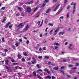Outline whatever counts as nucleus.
I'll return each instance as SVG.
<instances>
[{"instance_id": "obj_1", "label": "nucleus", "mask_w": 79, "mask_h": 79, "mask_svg": "<svg viewBox=\"0 0 79 79\" xmlns=\"http://www.w3.org/2000/svg\"><path fill=\"white\" fill-rule=\"evenodd\" d=\"M31 7L27 6V10H26V12H27L29 13L31 11Z\"/></svg>"}, {"instance_id": "obj_2", "label": "nucleus", "mask_w": 79, "mask_h": 79, "mask_svg": "<svg viewBox=\"0 0 79 79\" xmlns=\"http://www.w3.org/2000/svg\"><path fill=\"white\" fill-rule=\"evenodd\" d=\"M32 60H34L32 61V64H35V63H37L36 60L34 57H32Z\"/></svg>"}, {"instance_id": "obj_3", "label": "nucleus", "mask_w": 79, "mask_h": 79, "mask_svg": "<svg viewBox=\"0 0 79 79\" xmlns=\"http://www.w3.org/2000/svg\"><path fill=\"white\" fill-rule=\"evenodd\" d=\"M76 5V3H75L74 4H73V14H74V12H75Z\"/></svg>"}, {"instance_id": "obj_4", "label": "nucleus", "mask_w": 79, "mask_h": 79, "mask_svg": "<svg viewBox=\"0 0 79 79\" xmlns=\"http://www.w3.org/2000/svg\"><path fill=\"white\" fill-rule=\"evenodd\" d=\"M60 6V4H58V5H57V6H56V8H55L54 9V10H53V11H55L57 9H58V7H59Z\"/></svg>"}, {"instance_id": "obj_5", "label": "nucleus", "mask_w": 79, "mask_h": 79, "mask_svg": "<svg viewBox=\"0 0 79 79\" xmlns=\"http://www.w3.org/2000/svg\"><path fill=\"white\" fill-rule=\"evenodd\" d=\"M59 30L58 29L56 30H55V32L53 34V35L55 36L57 34V32Z\"/></svg>"}, {"instance_id": "obj_6", "label": "nucleus", "mask_w": 79, "mask_h": 79, "mask_svg": "<svg viewBox=\"0 0 79 79\" xmlns=\"http://www.w3.org/2000/svg\"><path fill=\"white\" fill-rule=\"evenodd\" d=\"M24 27V25L23 24V23H20V24L18 25V27Z\"/></svg>"}, {"instance_id": "obj_7", "label": "nucleus", "mask_w": 79, "mask_h": 79, "mask_svg": "<svg viewBox=\"0 0 79 79\" xmlns=\"http://www.w3.org/2000/svg\"><path fill=\"white\" fill-rule=\"evenodd\" d=\"M10 23V22H9L8 23H7V24H6V26H5V28H8Z\"/></svg>"}, {"instance_id": "obj_8", "label": "nucleus", "mask_w": 79, "mask_h": 79, "mask_svg": "<svg viewBox=\"0 0 79 79\" xmlns=\"http://www.w3.org/2000/svg\"><path fill=\"white\" fill-rule=\"evenodd\" d=\"M36 16L35 17V18H37L39 17L40 15V12H37V13L36 14Z\"/></svg>"}, {"instance_id": "obj_9", "label": "nucleus", "mask_w": 79, "mask_h": 79, "mask_svg": "<svg viewBox=\"0 0 79 79\" xmlns=\"http://www.w3.org/2000/svg\"><path fill=\"white\" fill-rule=\"evenodd\" d=\"M29 27L28 24H27V26H26L24 30L26 31L27 29L28 28H29Z\"/></svg>"}, {"instance_id": "obj_10", "label": "nucleus", "mask_w": 79, "mask_h": 79, "mask_svg": "<svg viewBox=\"0 0 79 79\" xmlns=\"http://www.w3.org/2000/svg\"><path fill=\"white\" fill-rule=\"evenodd\" d=\"M33 74L34 75V76H35V77H37V74L36 73V72L35 71H34V72H33Z\"/></svg>"}, {"instance_id": "obj_11", "label": "nucleus", "mask_w": 79, "mask_h": 79, "mask_svg": "<svg viewBox=\"0 0 79 79\" xmlns=\"http://www.w3.org/2000/svg\"><path fill=\"white\" fill-rule=\"evenodd\" d=\"M45 79H51V77L49 75H48L46 77H45Z\"/></svg>"}, {"instance_id": "obj_12", "label": "nucleus", "mask_w": 79, "mask_h": 79, "mask_svg": "<svg viewBox=\"0 0 79 79\" xmlns=\"http://www.w3.org/2000/svg\"><path fill=\"white\" fill-rule=\"evenodd\" d=\"M39 7L38 6H37L36 7V8H35V9L34 10V12H35V11H37V10H38V9H39Z\"/></svg>"}, {"instance_id": "obj_13", "label": "nucleus", "mask_w": 79, "mask_h": 79, "mask_svg": "<svg viewBox=\"0 0 79 79\" xmlns=\"http://www.w3.org/2000/svg\"><path fill=\"white\" fill-rule=\"evenodd\" d=\"M51 11V9L49 8L47 10L46 12L47 13H48L49 11Z\"/></svg>"}, {"instance_id": "obj_14", "label": "nucleus", "mask_w": 79, "mask_h": 79, "mask_svg": "<svg viewBox=\"0 0 79 79\" xmlns=\"http://www.w3.org/2000/svg\"><path fill=\"white\" fill-rule=\"evenodd\" d=\"M70 46H69V48L70 49V50H72V48H71V47L73 45V44H69Z\"/></svg>"}, {"instance_id": "obj_15", "label": "nucleus", "mask_w": 79, "mask_h": 79, "mask_svg": "<svg viewBox=\"0 0 79 79\" xmlns=\"http://www.w3.org/2000/svg\"><path fill=\"white\" fill-rule=\"evenodd\" d=\"M64 32H60L59 33H58V35H64Z\"/></svg>"}, {"instance_id": "obj_16", "label": "nucleus", "mask_w": 79, "mask_h": 79, "mask_svg": "<svg viewBox=\"0 0 79 79\" xmlns=\"http://www.w3.org/2000/svg\"><path fill=\"white\" fill-rule=\"evenodd\" d=\"M69 16H70V13H68L66 15V18H69Z\"/></svg>"}, {"instance_id": "obj_17", "label": "nucleus", "mask_w": 79, "mask_h": 79, "mask_svg": "<svg viewBox=\"0 0 79 79\" xmlns=\"http://www.w3.org/2000/svg\"><path fill=\"white\" fill-rule=\"evenodd\" d=\"M44 71H45V72H47V73H48V74H50V72L48 71L46 69H44Z\"/></svg>"}, {"instance_id": "obj_18", "label": "nucleus", "mask_w": 79, "mask_h": 79, "mask_svg": "<svg viewBox=\"0 0 79 79\" xmlns=\"http://www.w3.org/2000/svg\"><path fill=\"white\" fill-rule=\"evenodd\" d=\"M8 61H9L8 60H5V64H6L7 65H8Z\"/></svg>"}, {"instance_id": "obj_19", "label": "nucleus", "mask_w": 79, "mask_h": 79, "mask_svg": "<svg viewBox=\"0 0 79 79\" xmlns=\"http://www.w3.org/2000/svg\"><path fill=\"white\" fill-rule=\"evenodd\" d=\"M6 20V18H4L3 19L2 21V23H4V22Z\"/></svg>"}, {"instance_id": "obj_20", "label": "nucleus", "mask_w": 79, "mask_h": 79, "mask_svg": "<svg viewBox=\"0 0 79 79\" xmlns=\"http://www.w3.org/2000/svg\"><path fill=\"white\" fill-rule=\"evenodd\" d=\"M45 5H46V4H43V5L42 6H41L40 8H41L42 7H44L45 6Z\"/></svg>"}, {"instance_id": "obj_21", "label": "nucleus", "mask_w": 79, "mask_h": 79, "mask_svg": "<svg viewBox=\"0 0 79 79\" xmlns=\"http://www.w3.org/2000/svg\"><path fill=\"white\" fill-rule=\"evenodd\" d=\"M11 61L13 62H15V61L14 60L13 58H12V59L11 60Z\"/></svg>"}, {"instance_id": "obj_22", "label": "nucleus", "mask_w": 79, "mask_h": 79, "mask_svg": "<svg viewBox=\"0 0 79 79\" xmlns=\"http://www.w3.org/2000/svg\"><path fill=\"white\" fill-rule=\"evenodd\" d=\"M48 25H49L50 26H52L53 25V23H49L48 24Z\"/></svg>"}, {"instance_id": "obj_23", "label": "nucleus", "mask_w": 79, "mask_h": 79, "mask_svg": "<svg viewBox=\"0 0 79 79\" xmlns=\"http://www.w3.org/2000/svg\"><path fill=\"white\" fill-rule=\"evenodd\" d=\"M38 78L39 79H42V77H41L39 75H38Z\"/></svg>"}, {"instance_id": "obj_24", "label": "nucleus", "mask_w": 79, "mask_h": 79, "mask_svg": "<svg viewBox=\"0 0 79 79\" xmlns=\"http://www.w3.org/2000/svg\"><path fill=\"white\" fill-rule=\"evenodd\" d=\"M33 2L32 1H30V2H28V4L29 5H30V4H32L33 3Z\"/></svg>"}, {"instance_id": "obj_25", "label": "nucleus", "mask_w": 79, "mask_h": 79, "mask_svg": "<svg viewBox=\"0 0 79 79\" xmlns=\"http://www.w3.org/2000/svg\"><path fill=\"white\" fill-rule=\"evenodd\" d=\"M18 64H18L15 62H14V63H13V65H17Z\"/></svg>"}, {"instance_id": "obj_26", "label": "nucleus", "mask_w": 79, "mask_h": 79, "mask_svg": "<svg viewBox=\"0 0 79 79\" xmlns=\"http://www.w3.org/2000/svg\"><path fill=\"white\" fill-rule=\"evenodd\" d=\"M42 70L41 69H39V70H37V72H42Z\"/></svg>"}, {"instance_id": "obj_27", "label": "nucleus", "mask_w": 79, "mask_h": 79, "mask_svg": "<svg viewBox=\"0 0 79 79\" xmlns=\"http://www.w3.org/2000/svg\"><path fill=\"white\" fill-rule=\"evenodd\" d=\"M49 2V0H45V1H44V2L46 3H48Z\"/></svg>"}, {"instance_id": "obj_28", "label": "nucleus", "mask_w": 79, "mask_h": 79, "mask_svg": "<svg viewBox=\"0 0 79 79\" xmlns=\"http://www.w3.org/2000/svg\"><path fill=\"white\" fill-rule=\"evenodd\" d=\"M56 45V46H59V44H58V43H54Z\"/></svg>"}, {"instance_id": "obj_29", "label": "nucleus", "mask_w": 79, "mask_h": 79, "mask_svg": "<svg viewBox=\"0 0 79 79\" xmlns=\"http://www.w3.org/2000/svg\"><path fill=\"white\" fill-rule=\"evenodd\" d=\"M45 58L46 59H49V58H50L49 57H48L46 56H45Z\"/></svg>"}, {"instance_id": "obj_30", "label": "nucleus", "mask_w": 79, "mask_h": 79, "mask_svg": "<svg viewBox=\"0 0 79 79\" xmlns=\"http://www.w3.org/2000/svg\"><path fill=\"white\" fill-rule=\"evenodd\" d=\"M58 67H55L53 69H55V70H58Z\"/></svg>"}, {"instance_id": "obj_31", "label": "nucleus", "mask_w": 79, "mask_h": 79, "mask_svg": "<svg viewBox=\"0 0 79 79\" xmlns=\"http://www.w3.org/2000/svg\"><path fill=\"white\" fill-rule=\"evenodd\" d=\"M4 67H5L7 69H9V68L7 66H6V65H5L4 66Z\"/></svg>"}, {"instance_id": "obj_32", "label": "nucleus", "mask_w": 79, "mask_h": 79, "mask_svg": "<svg viewBox=\"0 0 79 79\" xmlns=\"http://www.w3.org/2000/svg\"><path fill=\"white\" fill-rule=\"evenodd\" d=\"M38 58L40 59H43V56H39V57H38Z\"/></svg>"}, {"instance_id": "obj_33", "label": "nucleus", "mask_w": 79, "mask_h": 79, "mask_svg": "<svg viewBox=\"0 0 79 79\" xmlns=\"http://www.w3.org/2000/svg\"><path fill=\"white\" fill-rule=\"evenodd\" d=\"M36 66L39 69H40V67L39 66V64H37V65H36Z\"/></svg>"}, {"instance_id": "obj_34", "label": "nucleus", "mask_w": 79, "mask_h": 79, "mask_svg": "<svg viewBox=\"0 0 79 79\" xmlns=\"http://www.w3.org/2000/svg\"><path fill=\"white\" fill-rule=\"evenodd\" d=\"M48 22V19H46L45 20V23H46Z\"/></svg>"}, {"instance_id": "obj_35", "label": "nucleus", "mask_w": 79, "mask_h": 79, "mask_svg": "<svg viewBox=\"0 0 79 79\" xmlns=\"http://www.w3.org/2000/svg\"><path fill=\"white\" fill-rule=\"evenodd\" d=\"M60 71L63 74H64V71L63 70H60Z\"/></svg>"}, {"instance_id": "obj_36", "label": "nucleus", "mask_w": 79, "mask_h": 79, "mask_svg": "<svg viewBox=\"0 0 79 79\" xmlns=\"http://www.w3.org/2000/svg\"><path fill=\"white\" fill-rule=\"evenodd\" d=\"M22 61H23V62H24L25 61V59L24 58H23L22 59Z\"/></svg>"}, {"instance_id": "obj_37", "label": "nucleus", "mask_w": 79, "mask_h": 79, "mask_svg": "<svg viewBox=\"0 0 79 79\" xmlns=\"http://www.w3.org/2000/svg\"><path fill=\"white\" fill-rule=\"evenodd\" d=\"M53 31V30H51V31H50V35H52V32Z\"/></svg>"}, {"instance_id": "obj_38", "label": "nucleus", "mask_w": 79, "mask_h": 79, "mask_svg": "<svg viewBox=\"0 0 79 79\" xmlns=\"http://www.w3.org/2000/svg\"><path fill=\"white\" fill-rule=\"evenodd\" d=\"M24 55L26 56H27V54L26 52H25L24 53Z\"/></svg>"}, {"instance_id": "obj_39", "label": "nucleus", "mask_w": 79, "mask_h": 79, "mask_svg": "<svg viewBox=\"0 0 79 79\" xmlns=\"http://www.w3.org/2000/svg\"><path fill=\"white\" fill-rule=\"evenodd\" d=\"M56 77L53 76H52V79H55Z\"/></svg>"}, {"instance_id": "obj_40", "label": "nucleus", "mask_w": 79, "mask_h": 79, "mask_svg": "<svg viewBox=\"0 0 79 79\" xmlns=\"http://www.w3.org/2000/svg\"><path fill=\"white\" fill-rule=\"evenodd\" d=\"M45 48H46V47H44L43 48V50H46V49H45Z\"/></svg>"}, {"instance_id": "obj_41", "label": "nucleus", "mask_w": 79, "mask_h": 79, "mask_svg": "<svg viewBox=\"0 0 79 79\" xmlns=\"http://www.w3.org/2000/svg\"><path fill=\"white\" fill-rule=\"evenodd\" d=\"M2 41L3 42H5V40L4 38H2Z\"/></svg>"}, {"instance_id": "obj_42", "label": "nucleus", "mask_w": 79, "mask_h": 79, "mask_svg": "<svg viewBox=\"0 0 79 79\" xmlns=\"http://www.w3.org/2000/svg\"><path fill=\"white\" fill-rule=\"evenodd\" d=\"M70 6L69 5L68 6H67V9H69V8H70Z\"/></svg>"}, {"instance_id": "obj_43", "label": "nucleus", "mask_w": 79, "mask_h": 79, "mask_svg": "<svg viewBox=\"0 0 79 79\" xmlns=\"http://www.w3.org/2000/svg\"><path fill=\"white\" fill-rule=\"evenodd\" d=\"M61 19H63V17L61 16V17H60L59 20H60Z\"/></svg>"}, {"instance_id": "obj_44", "label": "nucleus", "mask_w": 79, "mask_h": 79, "mask_svg": "<svg viewBox=\"0 0 79 79\" xmlns=\"http://www.w3.org/2000/svg\"><path fill=\"white\" fill-rule=\"evenodd\" d=\"M18 57L19 58L21 59V57L19 55H18Z\"/></svg>"}, {"instance_id": "obj_45", "label": "nucleus", "mask_w": 79, "mask_h": 79, "mask_svg": "<svg viewBox=\"0 0 79 79\" xmlns=\"http://www.w3.org/2000/svg\"><path fill=\"white\" fill-rule=\"evenodd\" d=\"M57 0H53V2L54 3L56 2Z\"/></svg>"}, {"instance_id": "obj_46", "label": "nucleus", "mask_w": 79, "mask_h": 79, "mask_svg": "<svg viewBox=\"0 0 79 79\" xmlns=\"http://www.w3.org/2000/svg\"><path fill=\"white\" fill-rule=\"evenodd\" d=\"M64 69V66H62L60 67V69Z\"/></svg>"}, {"instance_id": "obj_47", "label": "nucleus", "mask_w": 79, "mask_h": 79, "mask_svg": "<svg viewBox=\"0 0 79 79\" xmlns=\"http://www.w3.org/2000/svg\"><path fill=\"white\" fill-rule=\"evenodd\" d=\"M73 65L71 64V65H69V67H73Z\"/></svg>"}, {"instance_id": "obj_48", "label": "nucleus", "mask_w": 79, "mask_h": 79, "mask_svg": "<svg viewBox=\"0 0 79 79\" xmlns=\"http://www.w3.org/2000/svg\"><path fill=\"white\" fill-rule=\"evenodd\" d=\"M6 8L5 7H2L1 8V9L2 10H4L5 9V8Z\"/></svg>"}, {"instance_id": "obj_49", "label": "nucleus", "mask_w": 79, "mask_h": 79, "mask_svg": "<svg viewBox=\"0 0 79 79\" xmlns=\"http://www.w3.org/2000/svg\"><path fill=\"white\" fill-rule=\"evenodd\" d=\"M60 11H59V10L58 11H57V14H60Z\"/></svg>"}, {"instance_id": "obj_50", "label": "nucleus", "mask_w": 79, "mask_h": 79, "mask_svg": "<svg viewBox=\"0 0 79 79\" xmlns=\"http://www.w3.org/2000/svg\"><path fill=\"white\" fill-rule=\"evenodd\" d=\"M12 27V26H10L9 27V28L10 29L11 28V27Z\"/></svg>"}, {"instance_id": "obj_51", "label": "nucleus", "mask_w": 79, "mask_h": 79, "mask_svg": "<svg viewBox=\"0 0 79 79\" xmlns=\"http://www.w3.org/2000/svg\"><path fill=\"white\" fill-rule=\"evenodd\" d=\"M26 43H27V44H29V40H27V42H26Z\"/></svg>"}, {"instance_id": "obj_52", "label": "nucleus", "mask_w": 79, "mask_h": 79, "mask_svg": "<svg viewBox=\"0 0 79 79\" xmlns=\"http://www.w3.org/2000/svg\"><path fill=\"white\" fill-rule=\"evenodd\" d=\"M42 49L41 48H39V51H42Z\"/></svg>"}, {"instance_id": "obj_53", "label": "nucleus", "mask_w": 79, "mask_h": 79, "mask_svg": "<svg viewBox=\"0 0 79 79\" xmlns=\"http://www.w3.org/2000/svg\"><path fill=\"white\" fill-rule=\"evenodd\" d=\"M40 22L39 21L38 22V25H40Z\"/></svg>"}, {"instance_id": "obj_54", "label": "nucleus", "mask_w": 79, "mask_h": 79, "mask_svg": "<svg viewBox=\"0 0 79 79\" xmlns=\"http://www.w3.org/2000/svg\"><path fill=\"white\" fill-rule=\"evenodd\" d=\"M76 64L77 65V66H79V64L77 63H76Z\"/></svg>"}, {"instance_id": "obj_55", "label": "nucleus", "mask_w": 79, "mask_h": 79, "mask_svg": "<svg viewBox=\"0 0 79 79\" xmlns=\"http://www.w3.org/2000/svg\"><path fill=\"white\" fill-rule=\"evenodd\" d=\"M18 9H19V10H20V11H21V7H18Z\"/></svg>"}, {"instance_id": "obj_56", "label": "nucleus", "mask_w": 79, "mask_h": 79, "mask_svg": "<svg viewBox=\"0 0 79 79\" xmlns=\"http://www.w3.org/2000/svg\"><path fill=\"white\" fill-rule=\"evenodd\" d=\"M48 29V27H47L46 29H45V32H47V30Z\"/></svg>"}, {"instance_id": "obj_57", "label": "nucleus", "mask_w": 79, "mask_h": 79, "mask_svg": "<svg viewBox=\"0 0 79 79\" xmlns=\"http://www.w3.org/2000/svg\"><path fill=\"white\" fill-rule=\"evenodd\" d=\"M72 69H77V67H74V68H72Z\"/></svg>"}, {"instance_id": "obj_58", "label": "nucleus", "mask_w": 79, "mask_h": 79, "mask_svg": "<svg viewBox=\"0 0 79 79\" xmlns=\"http://www.w3.org/2000/svg\"><path fill=\"white\" fill-rule=\"evenodd\" d=\"M15 46L16 47L18 46V44L16 43V44H15Z\"/></svg>"}, {"instance_id": "obj_59", "label": "nucleus", "mask_w": 79, "mask_h": 79, "mask_svg": "<svg viewBox=\"0 0 79 79\" xmlns=\"http://www.w3.org/2000/svg\"><path fill=\"white\" fill-rule=\"evenodd\" d=\"M5 52H8V50H7L6 49H5Z\"/></svg>"}, {"instance_id": "obj_60", "label": "nucleus", "mask_w": 79, "mask_h": 79, "mask_svg": "<svg viewBox=\"0 0 79 79\" xmlns=\"http://www.w3.org/2000/svg\"><path fill=\"white\" fill-rule=\"evenodd\" d=\"M48 34V33H44V35L46 36Z\"/></svg>"}, {"instance_id": "obj_61", "label": "nucleus", "mask_w": 79, "mask_h": 79, "mask_svg": "<svg viewBox=\"0 0 79 79\" xmlns=\"http://www.w3.org/2000/svg\"><path fill=\"white\" fill-rule=\"evenodd\" d=\"M19 69H22V68L19 66Z\"/></svg>"}, {"instance_id": "obj_62", "label": "nucleus", "mask_w": 79, "mask_h": 79, "mask_svg": "<svg viewBox=\"0 0 79 79\" xmlns=\"http://www.w3.org/2000/svg\"><path fill=\"white\" fill-rule=\"evenodd\" d=\"M33 32H36V33L37 32V30H34V31H33Z\"/></svg>"}, {"instance_id": "obj_63", "label": "nucleus", "mask_w": 79, "mask_h": 79, "mask_svg": "<svg viewBox=\"0 0 79 79\" xmlns=\"http://www.w3.org/2000/svg\"><path fill=\"white\" fill-rule=\"evenodd\" d=\"M15 69H18V67L17 66H16L15 67Z\"/></svg>"}, {"instance_id": "obj_64", "label": "nucleus", "mask_w": 79, "mask_h": 79, "mask_svg": "<svg viewBox=\"0 0 79 79\" xmlns=\"http://www.w3.org/2000/svg\"><path fill=\"white\" fill-rule=\"evenodd\" d=\"M51 39L52 40H55V38H52Z\"/></svg>"}]
</instances>
